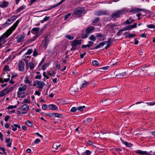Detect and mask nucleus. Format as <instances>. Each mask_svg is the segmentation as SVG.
Segmentation results:
<instances>
[{"instance_id": "nucleus-1", "label": "nucleus", "mask_w": 155, "mask_h": 155, "mask_svg": "<svg viewBox=\"0 0 155 155\" xmlns=\"http://www.w3.org/2000/svg\"><path fill=\"white\" fill-rule=\"evenodd\" d=\"M85 12V10L82 7H79L75 9L73 13V15H76L78 17H80L82 14H84Z\"/></svg>"}, {"instance_id": "nucleus-2", "label": "nucleus", "mask_w": 155, "mask_h": 155, "mask_svg": "<svg viewBox=\"0 0 155 155\" xmlns=\"http://www.w3.org/2000/svg\"><path fill=\"white\" fill-rule=\"evenodd\" d=\"M125 12L124 9L117 11L113 13L111 15V18H115L119 17L121 15L123 14Z\"/></svg>"}, {"instance_id": "nucleus-3", "label": "nucleus", "mask_w": 155, "mask_h": 155, "mask_svg": "<svg viewBox=\"0 0 155 155\" xmlns=\"http://www.w3.org/2000/svg\"><path fill=\"white\" fill-rule=\"evenodd\" d=\"M19 20H18L14 24L12 27H11L9 28V29L7 30V32H11L12 33L13 31H14L16 28L17 26L19 23Z\"/></svg>"}, {"instance_id": "nucleus-4", "label": "nucleus", "mask_w": 155, "mask_h": 155, "mask_svg": "<svg viewBox=\"0 0 155 155\" xmlns=\"http://www.w3.org/2000/svg\"><path fill=\"white\" fill-rule=\"evenodd\" d=\"M82 40H81L74 39L72 41L71 45L72 46L76 47L78 45H79L81 43Z\"/></svg>"}, {"instance_id": "nucleus-5", "label": "nucleus", "mask_w": 155, "mask_h": 155, "mask_svg": "<svg viewBox=\"0 0 155 155\" xmlns=\"http://www.w3.org/2000/svg\"><path fill=\"white\" fill-rule=\"evenodd\" d=\"M107 11L103 10L97 11L95 13V15L97 16L107 15Z\"/></svg>"}, {"instance_id": "nucleus-6", "label": "nucleus", "mask_w": 155, "mask_h": 155, "mask_svg": "<svg viewBox=\"0 0 155 155\" xmlns=\"http://www.w3.org/2000/svg\"><path fill=\"white\" fill-rule=\"evenodd\" d=\"M36 84L38 86L37 87L39 89L42 88L45 85V83L42 81H36Z\"/></svg>"}, {"instance_id": "nucleus-7", "label": "nucleus", "mask_w": 155, "mask_h": 155, "mask_svg": "<svg viewBox=\"0 0 155 155\" xmlns=\"http://www.w3.org/2000/svg\"><path fill=\"white\" fill-rule=\"evenodd\" d=\"M24 63L23 61H20L18 64V68L19 70L21 71L24 70Z\"/></svg>"}, {"instance_id": "nucleus-8", "label": "nucleus", "mask_w": 155, "mask_h": 155, "mask_svg": "<svg viewBox=\"0 0 155 155\" xmlns=\"http://www.w3.org/2000/svg\"><path fill=\"white\" fill-rule=\"evenodd\" d=\"M11 34V32L9 33L7 32V31H6L4 33L3 35H2L0 37V42L2 39H5L7 38Z\"/></svg>"}, {"instance_id": "nucleus-9", "label": "nucleus", "mask_w": 155, "mask_h": 155, "mask_svg": "<svg viewBox=\"0 0 155 155\" xmlns=\"http://www.w3.org/2000/svg\"><path fill=\"white\" fill-rule=\"evenodd\" d=\"M143 11V10L141 9L134 8H133L131 9L129 11V12H132L133 13H136L138 12H139L141 11Z\"/></svg>"}, {"instance_id": "nucleus-10", "label": "nucleus", "mask_w": 155, "mask_h": 155, "mask_svg": "<svg viewBox=\"0 0 155 155\" xmlns=\"http://www.w3.org/2000/svg\"><path fill=\"white\" fill-rule=\"evenodd\" d=\"M95 29V28L93 26L88 27L86 29L85 31L89 35Z\"/></svg>"}, {"instance_id": "nucleus-11", "label": "nucleus", "mask_w": 155, "mask_h": 155, "mask_svg": "<svg viewBox=\"0 0 155 155\" xmlns=\"http://www.w3.org/2000/svg\"><path fill=\"white\" fill-rule=\"evenodd\" d=\"M135 152L140 155H145L148 154L147 151H141L140 150H137L135 151Z\"/></svg>"}, {"instance_id": "nucleus-12", "label": "nucleus", "mask_w": 155, "mask_h": 155, "mask_svg": "<svg viewBox=\"0 0 155 155\" xmlns=\"http://www.w3.org/2000/svg\"><path fill=\"white\" fill-rule=\"evenodd\" d=\"M104 42H106V44L107 43V46L105 48V49H107L110 46L111 44L113 42L112 39V38H108L107 41H104Z\"/></svg>"}, {"instance_id": "nucleus-13", "label": "nucleus", "mask_w": 155, "mask_h": 155, "mask_svg": "<svg viewBox=\"0 0 155 155\" xmlns=\"http://www.w3.org/2000/svg\"><path fill=\"white\" fill-rule=\"evenodd\" d=\"M24 38V36L23 35H19L16 37L17 40L19 42H21Z\"/></svg>"}, {"instance_id": "nucleus-14", "label": "nucleus", "mask_w": 155, "mask_h": 155, "mask_svg": "<svg viewBox=\"0 0 155 155\" xmlns=\"http://www.w3.org/2000/svg\"><path fill=\"white\" fill-rule=\"evenodd\" d=\"M20 109L22 110H28L29 109V107L27 104L23 105L22 107L20 108Z\"/></svg>"}, {"instance_id": "nucleus-15", "label": "nucleus", "mask_w": 155, "mask_h": 155, "mask_svg": "<svg viewBox=\"0 0 155 155\" xmlns=\"http://www.w3.org/2000/svg\"><path fill=\"white\" fill-rule=\"evenodd\" d=\"M96 37L98 38V39L101 41L105 40V38L104 37V35L103 34H98L96 35Z\"/></svg>"}, {"instance_id": "nucleus-16", "label": "nucleus", "mask_w": 155, "mask_h": 155, "mask_svg": "<svg viewBox=\"0 0 155 155\" xmlns=\"http://www.w3.org/2000/svg\"><path fill=\"white\" fill-rule=\"evenodd\" d=\"M106 42L103 41L99 44L97 45L94 48V49H97L99 48L102 47L106 44Z\"/></svg>"}, {"instance_id": "nucleus-17", "label": "nucleus", "mask_w": 155, "mask_h": 155, "mask_svg": "<svg viewBox=\"0 0 155 155\" xmlns=\"http://www.w3.org/2000/svg\"><path fill=\"white\" fill-rule=\"evenodd\" d=\"M126 74V72H122L116 75V76L118 78H121L124 76Z\"/></svg>"}, {"instance_id": "nucleus-18", "label": "nucleus", "mask_w": 155, "mask_h": 155, "mask_svg": "<svg viewBox=\"0 0 155 155\" xmlns=\"http://www.w3.org/2000/svg\"><path fill=\"white\" fill-rule=\"evenodd\" d=\"M92 120V118H87L85 120H84L83 121V122L85 124L87 125L89 123L91 122Z\"/></svg>"}, {"instance_id": "nucleus-19", "label": "nucleus", "mask_w": 155, "mask_h": 155, "mask_svg": "<svg viewBox=\"0 0 155 155\" xmlns=\"http://www.w3.org/2000/svg\"><path fill=\"white\" fill-rule=\"evenodd\" d=\"M8 3L5 1H3L2 3L0 5V7L2 8L6 7L8 5Z\"/></svg>"}, {"instance_id": "nucleus-20", "label": "nucleus", "mask_w": 155, "mask_h": 155, "mask_svg": "<svg viewBox=\"0 0 155 155\" xmlns=\"http://www.w3.org/2000/svg\"><path fill=\"white\" fill-rule=\"evenodd\" d=\"M70 90L71 92V94H73L74 93L77 92L78 89L76 87H72L70 88Z\"/></svg>"}, {"instance_id": "nucleus-21", "label": "nucleus", "mask_w": 155, "mask_h": 155, "mask_svg": "<svg viewBox=\"0 0 155 155\" xmlns=\"http://www.w3.org/2000/svg\"><path fill=\"white\" fill-rule=\"evenodd\" d=\"M48 107L52 110H57L58 109L56 106L53 104H50L49 105Z\"/></svg>"}, {"instance_id": "nucleus-22", "label": "nucleus", "mask_w": 155, "mask_h": 155, "mask_svg": "<svg viewBox=\"0 0 155 155\" xmlns=\"http://www.w3.org/2000/svg\"><path fill=\"white\" fill-rule=\"evenodd\" d=\"M8 89V88H6L0 92V97H2L7 94V93H6L5 91Z\"/></svg>"}, {"instance_id": "nucleus-23", "label": "nucleus", "mask_w": 155, "mask_h": 155, "mask_svg": "<svg viewBox=\"0 0 155 155\" xmlns=\"http://www.w3.org/2000/svg\"><path fill=\"white\" fill-rule=\"evenodd\" d=\"M122 142L127 147H131L132 145V144L131 143H128L127 142L125 141L124 140H122Z\"/></svg>"}, {"instance_id": "nucleus-24", "label": "nucleus", "mask_w": 155, "mask_h": 155, "mask_svg": "<svg viewBox=\"0 0 155 155\" xmlns=\"http://www.w3.org/2000/svg\"><path fill=\"white\" fill-rule=\"evenodd\" d=\"M28 66H29L31 70L33 69L35 67V64L32 62H30L29 63Z\"/></svg>"}, {"instance_id": "nucleus-25", "label": "nucleus", "mask_w": 155, "mask_h": 155, "mask_svg": "<svg viewBox=\"0 0 155 155\" xmlns=\"http://www.w3.org/2000/svg\"><path fill=\"white\" fill-rule=\"evenodd\" d=\"M26 89V86L25 85H24L22 87H20L18 89V91L21 92L23 91H25Z\"/></svg>"}, {"instance_id": "nucleus-26", "label": "nucleus", "mask_w": 155, "mask_h": 155, "mask_svg": "<svg viewBox=\"0 0 155 155\" xmlns=\"http://www.w3.org/2000/svg\"><path fill=\"white\" fill-rule=\"evenodd\" d=\"M147 68L148 67L146 65H143L141 67V70L142 71H143L145 73H146L147 71V69H146L145 68Z\"/></svg>"}, {"instance_id": "nucleus-27", "label": "nucleus", "mask_w": 155, "mask_h": 155, "mask_svg": "<svg viewBox=\"0 0 155 155\" xmlns=\"http://www.w3.org/2000/svg\"><path fill=\"white\" fill-rule=\"evenodd\" d=\"M89 35L88 34L87 32H86L83 33L81 35V38L82 39H84L87 37Z\"/></svg>"}, {"instance_id": "nucleus-28", "label": "nucleus", "mask_w": 155, "mask_h": 155, "mask_svg": "<svg viewBox=\"0 0 155 155\" xmlns=\"http://www.w3.org/2000/svg\"><path fill=\"white\" fill-rule=\"evenodd\" d=\"M102 102L104 104L105 106H107L110 104V102H109V101L107 100H104L103 101H102Z\"/></svg>"}, {"instance_id": "nucleus-29", "label": "nucleus", "mask_w": 155, "mask_h": 155, "mask_svg": "<svg viewBox=\"0 0 155 155\" xmlns=\"http://www.w3.org/2000/svg\"><path fill=\"white\" fill-rule=\"evenodd\" d=\"M24 82L25 83L28 84L29 85H30L31 83V82L28 79V77L27 76L25 77Z\"/></svg>"}, {"instance_id": "nucleus-30", "label": "nucleus", "mask_w": 155, "mask_h": 155, "mask_svg": "<svg viewBox=\"0 0 155 155\" xmlns=\"http://www.w3.org/2000/svg\"><path fill=\"white\" fill-rule=\"evenodd\" d=\"M136 36V35L134 34H128L126 35V38H131V37H135Z\"/></svg>"}, {"instance_id": "nucleus-31", "label": "nucleus", "mask_w": 155, "mask_h": 155, "mask_svg": "<svg viewBox=\"0 0 155 155\" xmlns=\"http://www.w3.org/2000/svg\"><path fill=\"white\" fill-rule=\"evenodd\" d=\"M61 146V145L59 144L57 145L56 143H54L53 144L52 146V148L53 149H54L56 150H57L58 147H60Z\"/></svg>"}, {"instance_id": "nucleus-32", "label": "nucleus", "mask_w": 155, "mask_h": 155, "mask_svg": "<svg viewBox=\"0 0 155 155\" xmlns=\"http://www.w3.org/2000/svg\"><path fill=\"white\" fill-rule=\"evenodd\" d=\"M49 66V64L48 63H45L43 65L42 67V69L43 70H45L46 68Z\"/></svg>"}, {"instance_id": "nucleus-33", "label": "nucleus", "mask_w": 155, "mask_h": 155, "mask_svg": "<svg viewBox=\"0 0 155 155\" xmlns=\"http://www.w3.org/2000/svg\"><path fill=\"white\" fill-rule=\"evenodd\" d=\"M91 153V152L89 150H87L84 153H81V155H85V154L86 155H90Z\"/></svg>"}, {"instance_id": "nucleus-34", "label": "nucleus", "mask_w": 155, "mask_h": 155, "mask_svg": "<svg viewBox=\"0 0 155 155\" xmlns=\"http://www.w3.org/2000/svg\"><path fill=\"white\" fill-rule=\"evenodd\" d=\"M65 38L69 40H72L74 38V37L73 36L67 35L65 36Z\"/></svg>"}, {"instance_id": "nucleus-35", "label": "nucleus", "mask_w": 155, "mask_h": 155, "mask_svg": "<svg viewBox=\"0 0 155 155\" xmlns=\"http://www.w3.org/2000/svg\"><path fill=\"white\" fill-rule=\"evenodd\" d=\"M116 26V25H115V24H108L106 25V28L108 27H110L111 29H113Z\"/></svg>"}, {"instance_id": "nucleus-36", "label": "nucleus", "mask_w": 155, "mask_h": 155, "mask_svg": "<svg viewBox=\"0 0 155 155\" xmlns=\"http://www.w3.org/2000/svg\"><path fill=\"white\" fill-rule=\"evenodd\" d=\"M140 73V71H133V74L135 76H139Z\"/></svg>"}, {"instance_id": "nucleus-37", "label": "nucleus", "mask_w": 155, "mask_h": 155, "mask_svg": "<svg viewBox=\"0 0 155 155\" xmlns=\"http://www.w3.org/2000/svg\"><path fill=\"white\" fill-rule=\"evenodd\" d=\"M89 39L93 41H95L96 40V38L94 35H92L89 38Z\"/></svg>"}, {"instance_id": "nucleus-38", "label": "nucleus", "mask_w": 155, "mask_h": 155, "mask_svg": "<svg viewBox=\"0 0 155 155\" xmlns=\"http://www.w3.org/2000/svg\"><path fill=\"white\" fill-rule=\"evenodd\" d=\"M93 64L95 66H98L99 64V63L96 60H94L92 61Z\"/></svg>"}, {"instance_id": "nucleus-39", "label": "nucleus", "mask_w": 155, "mask_h": 155, "mask_svg": "<svg viewBox=\"0 0 155 155\" xmlns=\"http://www.w3.org/2000/svg\"><path fill=\"white\" fill-rule=\"evenodd\" d=\"M25 8V6L22 5L17 10V12H21L22 10L24 9Z\"/></svg>"}, {"instance_id": "nucleus-40", "label": "nucleus", "mask_w": 155, "mask_h": 155, "mask_svg": "<svg viewBox=\"0 0 155 155\" xmlns=\"http://www.w3.org/2000/svg\"><path fill=\"white\" fill-rule=\"evenodd\" d=\"M25 123L26 125L29 127H31L32 125L31 122L30 121H26Z\"/></svg>"}, {"instance_id": "nucleus-41", "label": "nucleus", "mask_w": 155, "mask_h": 155, "mask_svg": "<svg viewBox=\"0 0 155 155\" xmlns=\"http://www.w3.org/2000/svg\"><path fill=\"white\" fill-rule=\"evenodd\" d=\"M89 83V82H87L85 81H84V83L82 84L81 87L83 88L86 87V86Z\"/></svg>"}, {"instance_id": "nucleus-42", "label": "nucleus", "mask_w": 155, "mask_h": 155, "mask_svg": "<svg viewBox=\"0 0 155 155\" xmlns=\"http://www.w3.org/2000/svg\"><path fill=\"white\" fill-rule=\"evenodd\" d=\"M85 108V107L84 106H80L79 107H78L77 109L81 111H83V109Z\"/></svg>"}, {"instance_id": "nucleus-43", "label": "nucleus", "mask_w": 155, "mask_h": 155, "mask_svg": "<svg viewBox=\"0 0 155 155\" xmlns=\"http://www.w3.org/2000/svg\"><path fill=\"white\" fill-rule=\"evenodd\" d=\"M10 24H11V23L8 22H5L4 24L2 25L3 26V28H5L8 26Z\"/></svg>"}, {"instance_id": "nucleus-44", "label": "nucleus", "mask_w": 155, "mask_h": 155, "mask_svg": "<svg viewBox=\"0 0 155 155\" xmlns=\"http://www.w3.org/2000/svg\"><path fill=\"white\" fill-rule=\"evenodd\" d=\"M132 24V22H131L129 20H127L126 21L123 23V24L124 25H128Z\"/></svg>"}, {"instance_id": "nucleus-45", "label": "nucleus", "mask_w": 155, "mask_h": 155, "mask_svg": "<svg viewBox=\"0 0 155 155\" xmlns=\"http://www.w3.org/2000/svg\"><path fill=\"white\" fill-rule=\"evenodd\" d=\"M100 21V18L98 17L96 18L93 21V23H96Z\"/></svg>"}, {"instance_id": "nucleus-46", "label": "nucleus", "mask_w": 155, "mask_h": 155, "mask_svg": "<svg viewBox=\"0 0 155 155\" xmlns=\"http://www.w3.org/2000/svg\"><path fill=\"white\" fill-rule=\"evenodd\" d=\"M13 88V87H12L9 88H8V89L5 91L6 93H7V94L11 92Z\"/></svg>"}, {"instance_id": "nucleus-47", "label": "nucleus", "mask_w": 155, "mask_h": 155, "mask_svg": "<svg viewBox=\"0 0 155 155\" xmlns=\"http://www.w3.org/2000/svg\"><path fill=\"white\" fill-rule=\"evenodd\" d=\"M32 51H33L31 49H28V50L25 53V54L26 55L30 54L32 53Z\"/></svg>"}, {"instance_id": "nucleus-48", "label": "nucleus", "mask_w": 155, "mask_h": 155, "mask_svg": "<svg viewBox=\"0 0 155 155\" xmlns=\"http://www.w3.org/2000/svg\"><path fill=\"white\" fill-rule=\"evenodd\" d=\"M147 27L150 28H155V25H152V24H150L149 25H147Z\"/></svg>"}, {"instance_id": "nucleus-49", "label": "nucleus", "mask_w": 155, "mask_h": 155, "mask_svg": "<svg viewBox=\"0 0 155 155\" xmlns=\"http://www.w3.org/2000/svg\"><path fill=\"white\" fill-rule=\"evenodd\" d=\"M109 68V66H106L104 67L103 68H99L97 69L96 71H98L99 70H102V69H104V70H107L108 68Z\"/></svg>"}, {"instance_id": "nucleus-50", "label": "nucleus", "mask_w": 155, "mask_h": 155, "mask_svg": "<svg viewBox=\"0 0 155 155\" xmlns=\"http://www.w3.org/2000/svg\"><path fill=\"white\" fill-rule=\"evenodd\" d=\"M101 91L102 92L103 94H105L108 91V90L103 89L101 90Z\"/></svg>"}, {"instance_id": "nucleus-51", "label": "nucleus", "mask_w": 155, "mask_h": 155, "mask_svg": "<svg viewBox=\"0 0 155 155\" xmlns=\"http://www.w3.org/2000/svg\"><path fill=\"white\" fill-rule=\"evenodd\" d=\"M71 15V13H69L65 15L64 17V20H66L69 18V17Z\"/></svg>"}, {"instance_id": "nucleus-52", "label": "nucleus", "mask_w": 155, "mask_h": 155, "mask_svg": "<svg viewBox=\"0 0 155 155\" xmlns=\"http://www.w3.org/2000/svg\"><path fill=\"white\" fill-rule=\"evenodd\" d=\"M45 57H44L42 58V60L41 61V62L39 64V65H38V67H39L45 61Z\"/></svg>"}, {"instance_id": "nucleus-53", "label": "nucleus", "mask_w": 155, "mask_h": 155, "mask_svg": "<svg viewBox=\"0 0 155 155\" xmlns=\"http://www.w3.org/2000/svg\"><path fill=\"white\" fill-rule=\"evenodd\" d=\"M4 71H9V66L8 65L5 66L4 67Z\"/></svg>"}, {"instance_id": "nucleus-54", "label": "nucleus", "mask_w": 155, "mask_h": 155, "mask_svg": "<svg viewBox=\"0 0 155 155\" xmlns=\"http://www.w3.org/2000/svg\"><path fill=\"white\" fill-rule=\"evenodd\" d=\"M38 55V54L37 52V51L36 49H35L34 51V52L33 53V56H34L35 57V56H37Z\"/></svg>"}, {"instance_id": "nucleus-55", "label": "nucleus", "mask_w": 155, "mask_h": 155, "mask_svg": "<svg viewBox=\"0 0 155 155\" xmlns=\"http://www.w3.org/2000/svg\"><path fill=\"white\" fill-rule=\"evenodd\" d=\"M77 109L75 107H73L71 108V111L72 112H75Z\"/></svg>"}, {"instance_id": "nucleus-56", "label": "nucleus", "mask_w": 155, "mask_h": 155, "mask_svg": "<svg viewBox=\"0 0 155 155\" xmlns=\"http://www.w3.org/2000/svg\"><path fill=\"white\" fill-rule=\"evenodd\" d=\"M54 113H48L47 114H45L47 116H49L50 117H52L53 116Z\"/></svg>"}, {"instance_id": "nucleus-57", "label": "nucleus", "mask_w": 155, "mask_h": 155, "mask_svg": "<svg viewBox=\"0 0 155 155\" xmlns=\"http://www.w3.org/2000/svg\"><path fill=\"white\" fill-rule=\"evenodd\" d=\"M113 150L115 151H117L119 153H120V151H121V150L120 148H114L113 149Z\"/></svg>"}, {"instance_id": "nucleus-58", "label": "nucleus", "mask_w": 155, "mask_h": 155, "mask_svg": "<svg viewBox=\"0 0 155 155\" xmlns=\"http://www.w3.org/2000/svg\"><path fill=\"white\" fill-rule=\"evenodd\" d=\"M32 31L35 32H38L39 30V28H34L32 29Z\"/></svg>"}, {"instance_id": "nucleus-59", "label": "nucleus", "mask_w": 155, "mask_h": 155, "mask_svg": "<svg viewBox=\"0 0 155 155\" xmlns=\"http://www.w3.org/2000/svg\"><path fill=\"white\" fill-rule=\"evenodd\" d=\"M55 115V117L58 118H60L61 116V114H59L58 113H54V114Z\"/></svg>"}, {"instance_id": "nucleus-60", "label": "nucleus", "mask_w": 155, "mask_h": 155, "mask_svg": "<svg viewBox=\"0 0 155 155\" xmlns=\"http://www.w3.org/2000/svg\"><path fill=\"white\" fill-rule=\"evenodd\" d=\"M122 30L121 29H120L119 31H118L117 33V36H120V35H121V34H122Z\"/></svg>"}, {"instance_id": "nucleus-61", "label": "nucleus", "mask_w": 155, "mask_h": 155, "mask_svg": "<svg viewBox=\"0 0 155 155\" xmlns=\"http://www.w3.org/2000/svg\"><path fill=\"white\" fill-rule=\"evenodd\" d=\"M148 105L149 106H153L155 104V102H151L147 103Z\"/></svg>"}, {"instance_id": "nucleus-62", "label": "nucleus", "mask_w": 155, "mask_h": 155, "mask_svg": "<svg viewBox=\"0 0 155 155\" xmlns=\"http://www.w3.org/2000/svg\"><path fill=\"white\" fill-rule=\"evenodd\" d=\"M23 103H28V104H29L30 103V102L28 101V100L27 99H25L23 100Z\"/></svg>"}, {"instance_id": "nucleus-63", "label": "nucleus", "mask_w": 155, "mask_h": 155, "mask_svg": "<svg viewBox=\"0 0 155 155\" xmlns=\"http://www.w3.org/2000/svg\"><path fill=\"white\" fill-rule=\"evenodd\" d=\"M10 116L8 115H6L5 118V121H7L10 118Z\"/></svg>"}, {"instance_id": "nucleus-64", "label": "nucleus", "mask_w": 155, "mask_h": 155, "mask_svg": "<svg viewBox=\"0 0 155 155\" xmlns=\"http://www.w3.org/2000/svg\"><path fill=\"white\" fill-rule=\"evenodd\" d=\"M47 107V105L45 104H44L42 105V109L44 110H45L46 109Z\"/></svg>"}]
</instances>
